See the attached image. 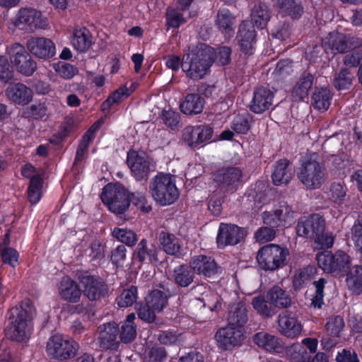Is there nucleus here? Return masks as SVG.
Returning <instances> with one entry per match:
<instances>
[{
	"instance_id": "obj_53",
	"label": "nucleus",
	"mask_w": 362,
	"mask_h": 362,
	"mask_svg": "<svg viewBox=\"0 0 362 362\" xmlns=\"http://www.w3.org/2000/svg\"><path fill=\"white\" fill-rule=\"evenodd\" d=\"M353 76L347 68L342 69L334 80V86L338 90L349 89L351 85Z\"/></svg>"
},
{
	"instance_id": "obj_5",
	"label": "nucleus",
	"mask_w": 362,
	"mask_h": 362,
	"mask_svg": "<svg viewBox=\"0 0 362 362\" xmlns=\"http://www.w3.org/2000/svg\"><path fill=\"white\" fill-rule=\"evenodd\" d=\"M300 182L308 189L320 188L327 179V171L325 164L318 161L315 156L301 161L298 173Z\"/></svg>"
},
{
	"instance_id": "obj_11",
	"label": "nucleus",
	"mask_w": 362,
	"mask_h": 362,
	"mask_svg": "<svg viewBox=\"0 0 362 362\" xmlns=\"http://www.w3.org/2000/svg\"><path fill=\"white\" fill-rule=\"evenodd\" d=\"M77 344L59 335L52 337L47 344V354L54 359L66 360L75 356Z\"/></svg>"
},
{
	"instance_id": "obj_49",
	"label": "nucleus",
	"mask_w": 362,
	"mask_h": 362,
	"mask_svg": "<svg viewBox=\"0 0 362 362\" xmlns=\"http://www.w3.org/2000/svg\"><path fill=\"white\" fill-rule=\"evenodd\" d=\"M327 281L325 278H320L313 282L315 293L311 299V305L315 308H320L324 304V289Z\"/></svg>"
},
{
	"instance_id": "obj_16",
	"label": "nucleus",
	"mask_w": 362,
	"mask_h": 362,
	"mask_svg": "<svg viewBox=\"0 0 362 362\" xmlns=\"http://www.w3.org/2000/svg\"><path fill=\"white\" fill-rule=\"evenodd\" d=\"M99 336L98 343L103 350H117L120 341L117 340L119 327L116 322H110L103 324L98 327Z\"/></svg>"
},
{
	"instance_id": "obj_38",
	"label": "nucleus",
	"mask_w": 362,
	"mask_h": 362,
	"mask_svg": "<svg viewBox=\"0 0 362 362\" xmlns=\"http://www.w3.org/2000/svg\"><path fill=\"white\" fill-rule=\"evenodd\" d=\"M216 25L219 30L226 34L230 35L233 32L235 18L231 13L226 8H221L217 13Z\"/></svg>"
},
{
	"instance_id": "obj_22",
	"label": "nucleus",
	"mask_w": 362,
	"mask_h": 362,
	"mask_svg": "<svg viewBox=\"0 0 362 362\" xmlns=\"http://www.w3.org/2000/svg\"><path fill=\"white\" fill-rule=\"evenodd\" d=\"M350 38L346 35L338 33H330L322 40V47L325 51L330 49L333 53H344L351 48Z\"/></svg>"
},
{
	"instance_id": "obj_9",
	"label": "nucleus",
	"mask_w": 362,
	"mask_h": 362,
	"mask_svg": "<svg viewBox=\"0 0 362 362\" xmlns=\"http://www.w3.org/2000/svg\"><path fill=\"white\" fill-rule=\"evenodd\" d=\"M316 259L319 267L327 273L346 272L349 268V257L344 252H322L317 255Z\"/></svg>"
},
{
	"instance_id": "obj_54",
	"label": "nucleus",
	"mask_w": 362,
	"mask_h": 362,
	"mask_svg": "<svg viewBox=\"0 0 362 362\" xmlns=\"http://www.w3.org/2000/svg\"><path fill=\"white\" fill-rule=\"evenodd\" d=\"M315 77L309 73H303L298 78L295 88L296 90H310L315 87Z\"/></svg>"
},
{
	"instance_id": "obj_28",
	"label": "nucleus",
	"mask_w": 362,
	"mask_h": 362,
	"mask_svg": "<svg viewBox=\"0 0 362 362\" xmlns=\"http://www.w3.org/2000/svg\"><path fill=\"white\" fill-rule=\"evenodd\" d=\"M255 31L249 22L244 21L240 25L237 36L241 49L247 54L252 53Z\"/></svg>"
},
{
	"instance_id": "obj_59",
	"label": "nucleus",
	"mask_w": 362,
	"mask_h": 362,
	"mask_svg": "<svg viewBox=\"0 0 362 362\" xmlns=\"http://www.w3.org/2000/svg\"><path fill=\"white\" fill-rule=\"evenodd\" d=\"M185 22L181 13L174 8H168L166 12V24L169 28H178Z\"/></svg>"
},
{
	"instance_id": "obj_64",
	"label": "nucleus",
	"mask_w": 362,
	"mask_h": 362,
	"mask_svg": "<svg viewBox=\"0 0 362 362\" xmlns=\"http://www.w3.org/2000/svg\"><path fill=\"white\" fill-rule=\"evenodd\" d=\"M362 62V47L355 49L351 54H347L344 58V64L350 67L357 66Z\"/></svg>"
},
{
	"instance_id": "obj_30",
	"label": "nucleus",
	"mask_w": 362,
	"mask_h": 362,
	"mask_svg": "<svg viewBox=\"0 0 362 362\" xmlns=\"http://www.w3.org/2000/svg\"><path fill=\"white\" fill-rule=\"evenodd\" d=\"M158 240L163 251L170 255H180L181 244L180 240L173 234L161 231Z\"/></svg>"
},
{
	"instance_id": "obj_44",
	"label": "nucleus",
	"mask_w": 362,
	"mask_h": 362,
	"mask_svg": "<svg viewBox=\"0 0 362 362\" xmlns=\"http://www.w3.org/2000/svg\"><path fill=\"white\" fill-rule=\"evenodd\" d=\"M114 238L129 247L135 245L138 240L136 234L131 230L115 228L112 232Z\"/></svg>"
},
{
	"instance_id": "obj_55",
	"label": "nucleus",
	"mask_w": 362,
	"mask_h": 362,
	"mask_svg": "<svg viewBox=\"0 0 362 362\" xmlns=\"http://www.w3.org/2000/svg\"><path fill=\"white\" fill-rule=\"evenodd\" d=\"M282 226L289 223L293 218L294 211L286 202H281L278 209L274 210Z\"/></svg>"
},
{
	"instance_id": "obj_32",
	"label": "nucleus",
	"mask_w": 362,
	"mask_h": 362,
	"mask_svg": "<svg viewBox=\"0 0 362 362\" xmlns=\"http://www.w3.org/2000/svg\"><path fill=\"white\" fill-rule=\"evenodd\" d=\"M204 105V98L198 93L187 95L183 102L180 103V110L185 115L200 113Z\"/></svg>"
},
{
	"instance_id": "obj_2",
	"label": "nucleus",
	"mask_w": 362,
	"mask_h": 362,
	"mask_svg": "<svg viewBox=\"0 0 362 362\" xmlns=\"http://www.w3.org/2000/svg\"><path fill=\"white\" fill-rule=\"evenodd\" d=\"M325 220L318 214L304 216L298 221L296 230L299 236L313 240L315 248L327 249L332 247L334 236L325 232Z\"/></svg>"
},
{
	"instance_id": "obj_14",
	"label": "nucleus",
	"mask_w": 362,
	"mask_h": 362,
	"mask_svg": "<svg viewBox=\"0 0 362 362\" xmlns=\"http://www.w3.org/2000/svg\"><path fill=\"white\" fill-rule=\"evenodd\" d=\"M246 232L242 228L233 224L221 223L216 238V243L219 248L227 245H235L241 242Z\"/></svg>"
},
{
	"instance_id": "obj_46",
	"label": "nucleus",
	"mask_w": 362,
	"mask_h": 362,
	"mask_svg": "<svg viewBox=\"0 0 362 362\" xmlns=\"http://www.w3.org/2000/svg\"><path fill=\"white\" fill-rule=\"evenodd\" d=\"M252 117L247 112L236 115L231 124V128L238 134H245L250 128Z\"/></svg>"
},
{
	"instance_id": "obj_35",
	"label": "nucleus",
	"mask_w": 362,
	"mask_h": 362,
	"mask_svg": "<svg viewBox=\"0 0 362 362\" xmlns=\"http://www.w3.org/2000/svg\"><path fill=\"white\" fill-rule=\"evenodd\" d=\"M273 98V92H253L250 108L255 113H262L272 105Z\"/></svg>"
},
{
	"instance_id": "obj_4",
	"label": "nucleus",
	"mask_w": 362,
	"mask_h": 362,
	"mask_svg": "<svg viewBox=\"0 0 362 362\" xmlns=\"http://www.w3.org/2000/svg\"><path fill=\"white\" fill-rule=\"evenodd\" d=\"M149 191L153 199L161 206L170 205L179 197L175 180L170 174L158 173L149 182Z\"/></svg>"
},
{
	"instance_id": "obj_15",
	"label": "nucleus",
	"mask_w": 362,
	"mask_h": 362,
	"mask_svg": "<svg viewBox=\"0 0 362 362\" xmlns=\"http://www.w3.org/2000/svg\"><path fill=\"white\" fill-rule=\"evenodd\" d=\"M242 170L237 167H230L218 170L214 175V180L226 192H235L241 183Z\"/></svg>"
},
{
	"instance_id": "obj_27",
	"label": "nucleus",
	"mask_w": 362,
	"mask_h": 362,
	"mask_svg": "<svg viewBox=\"0 0 362 362\" xmlns=\"http://www.w3.org/2000/svg\"><path fill=\"white\" fill-rule=\"evenodd\" d=\"M266 298L274 305L275 310L286 309L292 304L289 293L279 285H274L270 288L267 292Z\"/></svg>"
},
{
	"instance_id": "obj_41",
	"label": "nucleus",
	"mask_w": 362,
	"mask_h": 362,
	"mask_svg": "<svg viewBox=\"0 0 362 362\" xmlns=\"http://www.w3.org/2000/svg\"><path fill=\"white\" fill-rule=\"evenodd\" d=\"M252 305L257 313L264 317H272L276 313L274 305L262 296L254 297L252 300Z\"/></svg>"
},
{
	"instance_id": "obj_61",
	"label": "nucleus",
	"mask_w": 362,
	"mask_h": 362,
	"mask_svg": "<svg viewBox=\"0 0 362 362\" xmlns=\"http://www.w3.org/2000/svg\"><path fill=\"white\" fill-rule=\"evenodd\" d=\"M162 119L165 125L172 129H175L179 125L180 116L178 112L175 111L165 110L162 113Z\"/></svg>"
},
{
	"instance_id": "obj_51",
	"label": "nucleus",
	"mask_w": 362,
	"mask_h": 362,
	"mask_svg": "<svg viewBox=\"0 0 362 362\" xmlns=\"http://www.w3.org/2000/svg\"><path fill=\"white\" fill-rule=\"evenodd\" d=\"M167 356L165 348L153 346L146 350L144 361L145 362H164L167 358Z\"/></svg>"
},
{
	"instance_id": "obj_43",
	"label": "nucleus",
	"mask_w": 362,
	"mask_h": 362,
	"mask_svg": "<svg viewBox=\"0 0 362 362\" xmlns=\"http://www.w3.org/2000/svg\"><path fill=\"white\" fill-rule=\"evenodd\" d=\"M42 180L40 175H34L31 177L28 189V197L32 204L39 202L41 198Z\"/></svg>"
},
{
	"instance_id": "obj_45",
	"label": "nucleus",
	"mask_w": 362,
	"mask_h": 362,
	"mask_svg": "<svg viewBox=\"0 0 362 362\" xmlns=\"http://www.w3.org/2000/svg\"><path fill=\"white\" fill-rule=\"evenodd\" d=\"M137 295L138 292L136 286H132L128 288L124 289L117 298V305L120 308L132 306L136 303Z\"/></svg>"
},
{
	"instance_id": "obj_12",
	"label": "nucleus",
	"mask_w": 362,
	"mask_h": 362,
	"mask_svg": "<svg viewBox=\"0 0 362 362\" xmlns=\"http://www.w3.org/2000/svg\"><path fill=\"white\" fill-rule=\"evenodd\" d=\"M8 53L11 62L19 72L27 76L34 73L36 69V63L23 45L18 43L13 45L9 48Z\"/></svg>"
},
{
	"instance_id": "obj_6",
	"label": "nucleus",
	"mask_w": 362,
	"mask_h": 362,
	"mask_svg": "<svg viewBox=\"0 0 362 362\" xmlns=\"http://www.w3.org/2000/svg\"><path fill=\"white\" fill-rule=\"evenodd\" d=\"M100 197L103 204L116 214H123L130 205V195L119 183H109L105 185Z\"/></svg>"
},
{
	"instance_id": "obj_29",
	"label": "nucleus",
	"mask_w": 362,
	"mask_h": 362,
	"mask_svg": "<svg viewBox=\"0 0 362 362\" xmlns=\"http://www.w3.org/2000/svg\"><path fill=\"white\" fill-rule=\"evenodd\" d=\"M0 81L10 83L7 90H27L28 89L24 84L13 79V70L5 57H0Z\"/></svg>"
},
{
	"instance_id": "obj_42",
	"label": "nucleus",
	"mask_w": 362,
	"mask_h": 362,
	"mask_svg": "<svg viewBox=\"0 0 362 362\" xmlns=\"http://www.w3.org/2000/svg\"><path fill=\"white\" fill-rule=\"evenodd\" d=\"M145 300L156 312H160L168 304L167 296L160 290L152 291Z\"/></svg>"
},
{
	"instance_id": "obj_8",
	"label": "nucleus",
	"mask_w": 362,
	"mask_h": 362,
	"mask_svg": "<svg viewBox=\"0 0 362 362\" xmlns=\"http://www.w3.org/2000/svg\"><path fill=\"white\" fill-rule=\"evenodd\" d=\"M13 24L19 29L29 32L48 27L47 21L42 17L41 12L33 8L20 9L13 19Z\"/></svg>"
},
{
	"instance_id": "obj_37",
	"label": "nucleus",
	"mask_w": 362,
	"mask_h": 362,
	"mask_svg": "<svg viewBox=\"0 0 362 362\" xmlns=\"http://www.w3.org/2000/svg\"><path fill=\"white\" fill-rule=\"evenodd\" d=\"M275 4L279 13L283 16L296 18L303 13V8L298 0H276Z\"/></svg>"
},
{
	"instance_id": "obj_23",
	"label": "nucleus",
	"mask_w": 362,
	"mask_h": 362,
	"mask_svg": "<svg viewBox=\"0 0 362 362\" xmlns=\"http://www.w3.org/2000/svg\"><path fill=\"white\" fill-rule=\"evenodd\" d=\"M253 342L259 348L267 351L282 353L284 350V344L278 337L267 332H260L252 337Z\"/></svg>"
},
{
	"instance_id": "obj_10",
	"label": "nucleus",
	"mask_w": 362,
	"mask_h": 362,
	"mask_svg": "<svg viewBox=\"0 0 362 362\" xmlns=\"http://www.w3.org/2000/svg\"><path fill=\"white\" fill-rule=\"evenodd\" d=\"M127 162L136 180H147L148 175L156 170V164L151 158L135 151L128 153Z\"/></svg>"
},
{
	"instance_id": "obj_58",
	"label": "nucleus",
	"mask_w": 362,
	"mask_h": 362,
	"mask_svg": "<svg viewBox=\"0 0 362 362\" xmlns=\"http://www.w3.org/2000/svg\"><path fill=\"white\" fill-rule=\"evenodd\" d=\"M351 239L356 250L362 255V219L358 220L351 229Z\"/></svg>"
},
{
	"instance_id": "obj_63",
	"label": "nucleus",
	"mask_w": 362,
	"mask_h": 362,
	"mask_svg": "<svg viewBox=\"0 0 362 362\" xmlns=\"http://www.w3.org/2000/svg\"><path fill=\"white\" fill-rule=\"evenodd\" d=\"M156 311L151 307L148 306V303L146 302L144 305H141L137 309L138 316L142 320L148 322H152L155 318V313Z\"/></svg>"
},
{
	"instance_id": "obj_19",
	"label": "nucleus",
	"mask_w": 362,
	"mask_h": 362,
	"mask_svg": "<svg viewBox=\"0 0 362 362\" xmlns=\"http://www.w3.org/2000/svg\"><path fill=\"white\" fill-rule=\"evenodd\" d=\"M213 129L209 125L187 126L183 129L182 139L190 146H197L211 139Z\"/></svg>"
},
{
	"instance_id": "obj_56",
	"label": "nucleus",
	"mask_w": 362,
	"mask_h": 362,
	"mask_svg": "<svg viewBox=\"0 0 362 362\" xmlns=\"http://www.w3.org/2000/svg\"><path fill=\"white\" fill-rule=\"evenodd\" d=\"M55 71L64 78H72L78 72V69L74 66L64 62H60L54 65Z\"/></svg>"
},
{
	"instance_id": "obj_62",
	"label": "nucleus",
	"mask_w": 362,
	"mask_h": 362,
	"mask_svg": "<svg viewBox=\"0 0 362 362\" xmlns=\"http://www.w3.org/2000/svg\"><path fill=\"white\" fill-rule=\"evenodd\" d=\"M130 202L136 206L141 211L148 213L151 210V206L148 204L144 195L141 193H132Z\"/></svg>"
},
{
	"instance_id": "obj_1",
	"label": "nucleus",
	"mask_w": 362,
	"mask_h": 362,
	"mask_svg": "<svg viewBox=\"0 0 362 362\" xmlns=\"http://www.w3.org/2000/svg\"><path fill=\"white\" fill-rule=\"evenodd\" d=\"M36 309L30 299H25L8 311V325L5 329L6 337L22 342L28 340L33 329Z\"/></svg>"
},
{
	"instance_id": "obj_18",
	"label": "nucleus",
	"mask_w": 362,
	"mask_h": 362,
	"mask_svg": "<svg viewBox=\"0 0 362 362\" xmlns=\"http://www.w3.org/2000/svg\"><path fill=\"white\" fill-rule=\"evenodd\" d=\"M278 329L282 335L293 339L300 334L302 326L296 313L285 310L278 316Z\"/></svg>"
},
{
	"instance_id": "obj_52",
	"label": "nucleus",
	"mask_w": 362,
	"mask_h": 362,
	"mask_svg": "<svg viewBox=\"0 0 362 362\" xmlns=\"http://www.w3.org/2000/svg\"><path fill=\"white\" fill-rule=\"evenodd\" d=\"M316 269L313 266H307L303 268L298 274L294 276L293 284L295 288H299L303 284L313 278Z\"/></svg>"
},
{
	"instance_id": "obj_48",
	"label": "nucleus",
	"mask_w": 362,
	"mask_h": 362,
	"mask_svg": "<svg viewBox=\"0 0 362 362\" xmlns=\"http://www.w3.org/2000/svg\"><path fill=\"white\" fill-rule=\"evenodd\" d=\"M286 355L293 362H305L310 356L304 346L293 344L286 349Z\"/></svg>"
},
{
	"instance_id": "obj_39",
	"label": "nucleus",
	"mask_w": 362,
	"mask_h": 362,
	"mask_svg": "<svg viewBox=\"0 0 362 362\" xmlns=\"http://www.w3.org/2000/svg\"><path fill=\"white\" fill-rule=\"evenodd\" d=\"M252 21L259 28H264L270 19L269 6L264 3L255 5L251 11Z\"/></svg>"
},
{
	"instance_id": "obj_7",
	"label": "nucleus",
	"mask_w": 362,
	"mask_h": 362,
	"mask_svg": "<svg viewBox=\"0 0 362 362\" xmlns=\"http://www.w3.org/2000/svg\"><path fill=\"white\" fill-rule=\"evenodd\" d=\"M288 249L276 244H268L259 249L257 259L259 266L266 271H274L286 264Z\"/></svg>"
},
{
	"instance_id": "obj_34",
	"label": "nucleus",
	"mask_w": 362,
	"mask_h": 362,
	"mask_svg": "<svg viewBox=\"0 0 362 362\" xmlns=\"http://www.w3.org/2000/svg\"><path fill=\"white\" fill-rule=\"evenodd\" d=\"M59 294L63 299L75 303L79 300L81 292L73 280L69 277H64L60 284Z\"/></svg>"
},
{
	"instance_id": "obj_60",
	"label": "nucleus",
	"mask_w": 362,
	"mask_h": 362,
	"mask_svg": "<svg viewBox=\"0 0 362 362\" xmlns=\"http://www.w3.org/2000/svg\"><path fill=\"white\" fill-rule=\"evenodd\" d=\"M6 95L14 103L25 105L29 103L32 98V92H6Z\"/></svg>"
},
{
	"instance_id": "obj_36",
	"label": "nucleus",
	"mask_w": 362,
	"mask_h": 362,
	"mask_svg": "<svg viewBox=\"0 0 362 362\" xmlns=\"http://www.w3.org/2000/svg\"><path fill=\"white\" fill-rule=\"evenodd\" d=\"M135 315L131 313L127 315L126 320L122 323L119 330L120 341L129 344L133 341L136 337V325L134 323Z\"/></svg>"
},
{
	"instance_id": "obj_33",
	"label": "nucleus",
	"mask_w": 362,
	"mask_h": 362,
	"mask_svg": "<svg viewBox=\"0 0 362 362\" xmlns=\"http://www.w3.org/2000/svg\"><path fill=\"white\" fill-rule=\"evenodd\" d=\"M172 276L175 284L182 288L188 287L194 279V274L190 266L184 264L175 267Z\"/></svg>"
},
{
	"instance_id": "obj_24",
	"label": "nucleus",
	"mask_w": 362,
	"mask_h": 362,
	"mask_svg": "<svg viewBox=\"0 0 362 362\" xmlns=\"http://www.w3.org/2000/svg\"><path fill=\"white\" fill-rule=\"evenodd\" d=\"M158 248L153 244L142 239L133 252V257L141 263L152 264L158 262Z\"/></svg>"
},
{
	"instance_id": "obj_47",
	"label": "nucleus",
	"mask_w": 362,
	"mask_h": 362,
	"mask_svg": "<svg viewBox=\"0 0 362 362\" xmlns=\"http://www.w3.org/2000/svg\"><path fill=\"white\" fill-rule=\"evenodd\" d=\"M344 326V320L341 316L333 315L327 318L325 328L329 336L339 337Z\"/></svg>"
},
{
	"instance_id": "obj_13",
	"label": "nucleus",
	"mask_w": 362,
	"mask_h": 362,
	"mask_svg": "<svg viewBox=\"0 0 362 362\" xmlns=\"http://www.w3.org/2000/svg\"><path fill=\"white\" fill-rule=\"evenodd\" d=\"M79 279L83 294L90 300H99L107 296V286L100 278L83 274Z\"/></svg>"
},
{
	"instance_id": "obj_25",
	"label": "nucleus",
	"mask_w": 362,
	"mask_h": 362,
	"mask_svg": "<svg viewBox=\"0 0 362 362\" xmlns=\"http://www.w3.org/2000/svg\"><path fill=\"white\" fill-rule=\"evenodd\" d=\"M228 324L242 328L248 320V309L242 301L229 303L228 306Z\"/></svg>"
},
{
	"instance_id": "obj_17",
	"label": "nucleus",
	"mask_w": 362,
	"mask_h": 362,
	"mask_svg": "<svg viewBox=\"0 0 362 362\" xmlns=\"http://www.w3.org/2000/svg\"><path fill=\"white\" fill-rule=\"evenodd\" d=\"M215 339L218 346L225 350L238 346L243 339V329L228 324L216 332Z\"/></svg>"
},
{
	"instance_id": "obj_57",
	"label": "nucleus",
	"mask_w": 362,
	"mask_h": 362,
	"mask_svg": "<svg viewBox=\"0 0 362 362\" xmlns=\"http://www.w3.org/2000/svg\"><path fill=\"white\" fill-rule=\"evenodd\" d=\"M276 230L269 226L259 228L255 233V238L259 243L272 241L276 236Z\"/></svg>"
},
{
	"instance_id": "obj_31",
	"label": "nucleus",
	"mask_w": 362,
	"mask_h": 362,
	"mask_svg": "<svg viewBox=\"0 0 362 362\" xmlns=\"http://www.w3.org/2000/svg\"><path fill=\"white\" fill-rule=\"evenodd\" d=\"M71 44L80 52L87 51L92 44L91 35L89 30L84 27L76 28L73 31Z\"/></svg>"
},
{
	"instance_id": "obj_21",
	"label": "nucleus",
	"mask_w": 362,
	"mask_h": 362,
	"mask_svg": "<svg viewBox=\"0 0 362 362\" xmlns=\"http://www.w3.org/2000/svg\"><path fill=\"white\" fill-rule=\"evenodd\" d=\"M27 47L33 55L41 59H49L56 54L54 43L45 37H32L28 40Z\"/></svg>"
},
{
	"instance_id": "obj_26",
	"label": "nucleus",
	"mask_w": 362,
	"mask_h": 362,
	"mask_svg": "<svg viewBox=\"0 0 362 362\" xmlns=\"http://www.w3.org/2000/svg\"><path fill=\"white\" fill-rule=\"evenodd\" d=\"M295 170L287 159L278 160L272 175L273 182L276 185H287L294 176Z\"/></svg>"
},
{
	"instance_id": "obj_50",
	"label": "nucleus",
	"mask_w": 362,
	"mask_h": 362,
	"mask_svg": "<svg viewBox=\"0 0 362 362\" xmlns=\"http://www.w3.org/2000/svg\"><path fill=\"white\" fill-rule=\"evenodd\" d=\"M331 98L330 92H313L312 105L314 108L325 111L329 107Z\"/></svg>"
},
{
	"instance_id": "obj_3",
	"label": "nucleus",
	"mask_w": 362,
	"mask_h": 362,
	"mask_svg": "<svg viewBox=\"0 0 362 362\" xmlns=\"http://www.w3.org/2000/svg\"><path fill=\"white\" fill-rule=\"evenodd\" d=\"M214 48L201 45L196 52L188 54L183 58L182 69L189 78L201 79L209 72L214 62Z\"/></svg>"
},
{
	"instance_id": "obj_40",
	"label": "nucleus",
	"mask_w": 362,
	"mask_h": 362,
	"mask_svg": "<svg viewBox=\"0 0 362 362\" xmlns=\"http://www.w3.org/2000/svg\"><path fill=\"white\" fill-rule=\"evenodd\" d=\"M346 284L349 290L355 294L362 292V267L358 265L350 269L347 274Z\"/></svg>"
},
{
	"instance_id": "obj_20",
	"label": "nucleus",
	"mask_w": 362,
	"mask_h": 362,
	"mask_svg": "<svg viewBox=\"0 0 362 362\" xmlns=\"http://www.w3.org/2000/svg\"><path fill=\"white\" fill-rule=\"evenodd\" d=\"M189 266L194 274L197 273L207 278L214 277L221 269L214 259L206 255L193 257L189 261Z\"/></svg>"
}]
</instances>
